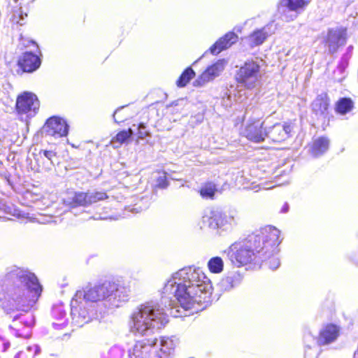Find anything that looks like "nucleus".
Returning <instances> with one entry per match:
<instances>
[{"label":"nucleus","instance_id":"1","mask_svg":"<svg viewBox=\"0 0 358 358\" xmlns=\"http://www.w3.org/2000/svg\"><path fill=\"white\" fill-rule=\"evenodd\" d=\"M182 282L177 285L175 296L181 307L185 310L199 305L206 308L211 301L212 287L209 280L196 270H189L182 273Z\"/></svg>","mask_w":358,"mask_h":358},{"label":"nucleus","instance_id":"2","mask_svg":"<svg viewBox=\"0 0 358 358\" xmlns=\"http://www.w3.org/2000/svg\"><path fill=\"white\" fill-rule=\"evenodd\" d=\"M169 322L167 314L161 308L146 303L137 306L129 319V327L135 335L144 336L164 328Z\"/></svg>","mask_w":358,"mask_h":358},{"label":"nucleus","instance_id":"3","mask_svg":"<svg viewBox=\"0 0 358 358\" xmlns=\"http://www.w3.org/2000/svg\"><path fill=\"white\" fill-rule=\"evenodd\" d=\"M130 289L128 283L120 278L105 280L101 284L88 285L84 289L86 301L97 302L113 297L118 301L128 300Z\"/></svg>","mask_w":358,"mask_h":358},{"label":"nucleus","instance_id":"4","mask_svg":"<svg viewBox=\"0 0 358 358\" xmlns=\"http://www.w3.org/2000/svg\"><path fill=\"white\" fill-rule=\"evenodd\" d=\"M6 280L8 285L15 291H20L22 287H25L24 291L31 294L27 305L29 307L36 303L43 291L36 275L20 268H15L8 272L6 275Z\"/></svg>","mask_w":358,"mask_h":358},{"label":"nucleus","instance_id":"5","mask_svg":"<svg viewBox=\"0 0 358 358\" xmlns=\"http://www.w3.org/2000/svg\"><path fill=\"white\" fill-rule=\"evenodd\" d=\"M227 256L237 267L250 264L262 257L250 235L231 244L227 250Z\"/></svg>","mask_w":358,"mask_h":358},{"label":"nucleus","instance_id":"6","mask_svg":"<svg viewBox=\"0 0 358 358\" xmlns=\"http://www.w3.org/2000/svg\"><path fill=\"white\" fill-rule=\"evenodd\" d=\"M280 231L275 227L267 225L250 234L262 256L276 251L281 243Z\"/></svg>","mask_w":358,"mask_h":358},{"label":"nucleus","instance_id":"7","mask_svg":"<svg viewBox=\"0 0 358 358\" xmlns=\"http://www.w3.org/2000/svg\"><path fill=\"white\" fill-rule=\"evenodd\" d=\"M260 69V65L257 62L248 60L236 71L235 81L246 90H252L259 81Z\"/></svg>","mask_w":358,"mask_h":358},{"label":"nucleus","instance_id":"8","mask_svg":"<svg viewBox=\"0 0 358 358\" xmlns=\"http://www.w3.org/2000/svg\"><path fill=\"white\" fill-rule=\"evenodd\" d=\"M40 106L38 96L33 92L26 91L17 96L15 110L18 116L31 119L38 114Z\"/></svg>","mask_w":358,"mask_h":358},{"label":"nucleus","instance_id":"9","mask_svg":"<svg viewBox=\"0 0 358 358\" xmlns=\"http://www.w3.org/2000/svg\"><path fill=\"white\" fill-rule=\"evenodd\" d=\"M264 125V121L262 118L250 119L245 128V136L252 142H263L267 136Z\"/></svg>","mask_w":358,"mask_h":358},{"label":"nucleus","instance_id":"10","mask_svg":"<svg viewBox=\"0 0 358 358\" xmlns=\"http://www.w3.org/2000/svg\"><path fill=\"white\" fill-rule=\"evenodd\" d=\"M346 40L347 28L336 27L328 29L324 43L328 47L329 52L334 54L339 47L345 44Z\"/></svg>","mask_w":358,"mask_h":358},{"label":"nucleus","instance_id":"11","mask_svg":"<svg viewBox=\"0 0 358 358\" xmlns=\"http://www.w3.org/2000/svg\"><path fill=\"white\" fill-rule=\"evenodd\" d=\"M157 338H144L137 341L129 351V358H152Z\"/></svg>","mask_w":358,"mask_h":358},{"label":"nucleus","instance_id":"12","mask_svg":"<svg viewBox=\"0 0 358 358\" xmlns=\"http://www.w3.org/2000/svg\"><path fill=\"white\" fill-rule=\"evenodd\" d=\"M45 134L55 138L66 136L69 133V126L66 122L61 117L52 116L48 118L44 125Z\"/></svg>","mask_w":358,"mask_h":358},{"label":"nucleus","instance_id":"13","mask_svg":"<svg viewBox=\"0 0 358 358\" xmlns=\"http://www.w3.org/2000/svg\"><path fill=\"white\" fill-rule=\"evenodd\" d=\"M226 61L219 59L208 66L194 81V85L201 87L213 80L224 70Z\"/></svg>","mask_w":358,"mask_h":358},{"label":"nucleus","instance_id":"14","mask_svg":"<svg viewBox=\"0 0 358 358\" xmlns=\"http://www.w3.org/2000/svg\"><path fill=\"white\" fill-rule=\"evenodd\" d=\"M17 66L24 73H32L41 64V58L31 52H24L17 59Z\"/></svg>","mask_w":358,"mask_h":358},{"label":"nucleus","instance_id":"15","mask_svg":"<svg viewBox=\"0 0 358 358\" xmlns=\"http://www.w3.org/2000/svg\"><path fill=\"white\" fill-rule=\"evenodd\" d=\"M341 328L339 326L328 323L320 329L317 342L319 345H326L334 342L340 336Z\"/></svg>","mask_w":358,"mask_h":358},{"label":"nucleus","instance_id":"16","mask_svg":"<svg viewBox=\"0 0 358 358\" xmlns=\"http://www.w3.org/2000/svg\"><path fill=\"white\" fill-rule=\"evenodd\" d=\"M238 38V36L232 31L228 32L222 37L220 38L209 48V51L212 55H216L222 50L231 47Z\"/></svg>","mask_w":358,"mask_h":358},{"label":"nucleus","instance_id":"17","mask_svg":"<svg viewBox=\"0 0 358 358\" xmlns=\"http://www.w3.org/2000/svg\"><path fill=\"white\" fill-rule=\"evenodd\" d=\"M290 131L291 127L289 124L276 123L267 131V136L273 142L280 143L289 137Z\"/></svg>","mask_w":358,"mask_h":358},{"label":"nucleus","instance_id":"18","mask_svg":"<svg viewBox=\"0 0 358 358\" xmlns=\"http://www.w3.org/2000/svg\"><path fill=\"white\" fill-rule=\"evenodd\" d=\"M330 107V99L327 92L318 94L311 103V108L316 115H325Z\"/></svg>","mask_w":358,"mask_h":358},{"label":"nucleus","instance_id":"19","mask_svg":"<svg viewBox=\"0 0 358 358\" xmlns=\"http://www.w3.org/2000/svg\"><path fill=\"white\" fill-rule=\"evenodd\" d=\"M235 217L224 213H217L210 218L209 225L213 228H220L227 224H236Z\"/></svg>","mask_w":358,"mask_h":358},{"label":"nucleus","instance_id":"20","mask_svg":"<svg viewBox=\"0 0 358 358\" xmlns=\"http://www.w3.org/2000/svg\"><path fill=\"white\" fill-rule=\"evenodd\" d=\"M329 146V140L326 136H320L312 141L310 145V152L313 155L317 157L324 154Z\"/></svg>","mask_w":358,"mask_h":358},{"label":"nucleus","instance_id":"21","mask_svg":"<svg viewBox=\"0 0 358 358\" xmlns=\"http://www.w3.org/2000/svg\"><path fill=\"white\" fill-rule=\"evenodd\" d=\"M269 34L264 27L257 29L248 36V41L251 48L262 45L268 37Z\"/></svg>","mask_w":358,"mask_h":358},{"label":"nucleus","instance_id":"22","mask_svg":"<svg viewBox=\"0 0 358 358\" xmlns=\"http://www.w3.org/2000/svg\"><path fill=\"white\" fill-rule=\"evenodd\" d=\"M354 108V102L350 97L340 98L336 103L334 110L339 115H345Z\"/></svg>","mask_w":358,"mask_h":358},{"label":"nucleus","instance_id":"23","mask_svg":"<svg viewBox=\"0 0 358 358\" xmlns=\"http://www.w3.org/2000/svg\"><path fill=\"white\" fill-rule=\"evenodd\" d=\"M69 206L71 208L89 206L88 192H76L69 202Z\"/></svg>","mask_w":358,"mask_h":358},{"label":"nucleus","instance_id":"24","mask_svg":"<svg viewBox=\"0 0 358 358\" xmlns=\"http://www.w3.org/2000/svg\"><path fill=\"white\" fill-rule=\"evenodd\" d=\"M133 131L131 129H122L119 131L115 136L111 139V142L114 143H118L122 145L124 143H128L131 138L133 136Z\"/></svg>","mask_w":358,"mask_h":358},{"label":"nucleus","instance_id":"25","mask_svg":"<svg viewBox=\"0 0 358 358\" xmlns=\"http://www.w3.org/2000/svg\"><path fill=\"white\" fill-rule=\"evenodd\" d=\"M195 75V72L192 67H187L177 79L176 85L178 87H185Z\"/></svg>","mask_w":358,"mask_h":358},{"label":"nucleus","instance_id":"26","mask_svg":"<svg viewBox=\"0 0 358 358\" xmlns=\"http://www.w3.org/2000/svg\"><path fill=\"white\" fill-rule=\"evenodd\" d=\"M217 192L216 185L213 182H205L200 188L199 192L203 199H213Z\"/></svg>","mask_w":358,"mask_h":358},{"label":"nucleus","instance_id":"27","mask_svg":"<svg viewBox=\"0 0 358 358\" xmlns=\"http://www.w3.org/2000/svg\"><path fill=\"white\" fill-rule=\"evenodd\" d=\"M209 271L213 273H221L223 270L224 264L221 257H214L208 262Z\"/></svg>","mask_w":358,"mask_h":358},{"label":"nucleus","instance_id":"28","mask_svg":"<svg viewBox=\"0 0 358 358\" xmlns=\"http://www.w3.org/2000/svg\"><path fill=\"white\" fill-rule=\"evenodd\" d=\"M40 352V348L36 345L28 346L25 351H20L15 358H33Z\"/></svg>","mask_w":358,"mask_h":358},{"label":"nucleus","instance_id":"29","mask_svg":"<svg viewBox=\"0 0 358 358\" xmlns=\"http://www.w3.org/2000/svg\"><path fill=\"white\" fill-rule=\"evenodd\" d=\"M108 198V196L105 191H95L93 192H88L89 205L97 203L99 201H104Z\"/></svg>","mask_w":358,"mask_h":358},{"label":"nucleus","instance_id":"30","mask_svg":"<svg viewBox=\"0 0 358 358\" xmlns=\"http://www.w3.org/2000/svg\"><path fill=\"white\" fill-rule=\"evenodd\" d=\"M34 156L36 161L42 160L45 157L52 164V159L57 157V153L55 150H40L37 154H34Z\"/></svg>","mask_w":358,"mask_h":358},{"label":"nucleus","instance_id":"31","mask_svg":"<svg viewBox=\"0 0 358 358\" xmlns=\"http://www.w3.org/2000/svg\"><path fill=\"white\" fill-rule=\"evenodd\" d=\"M150 135L149 131L147 130L145 125L143 123L138 124V131L136 136L138 139H143Z\"/></svg>","mask_w":358,"mask_h":358},{"label":"nucleus","instance_id":"32","mask_svg":"<svg viewBox=\"0 0 358 358\" xmlns=\"http://www.w3.org/2000/svg\"><path fill=\"white\" fill-rule=\"evenodd\" d=\"M169 182L167 180V178L165 175L159 176L157 179V185L156 186L159 188H165L168 186Z\"/></svg>","mask_w":358,"mask_h":358},{"label":"nucleus","instance_id":"33","mask_svg":"<svg viewBox=\"0 0 358 358\" xmlns=\"http://www.w3.org/2000/svg\"><path fill=\"white\" fill-rule=\"evenodd\" d=\"M30 296H31V294H29V292H26V293L24 292V291L23 292V297L21 298V302L22 303H27L25 304V306H26V310H28L29 309H30L32 306L31 307H29L27 305H28V301L29 299H30ZM22 306H24V304H22Z\"/></svg>","mask_w":358,"mask_h":358},{"label":"nucleus","instance_id":"34","mask_svg":"<svg viewBox=\"0 0 358 358\" xmlns=\"http://www.w3.org/2000/svg\"><path fill=\"white\" fill-rule=\"evenodd\" d=\"M27 326L31 327L34 324V320L33 317H31L30 319L27 321H22Z\"/></svg>","mask_w":358,"mask_h":358},{"label":"nucleus","instance_id":"35","mask_svg":"<svg viewBox=\"0 0 358 358\" xmlns=\"http://www.w3.org/2000/svg\"><path fill=\"white\" fill-rule=\"evenodd\" d=\"M178 106V103H176V104L172 103V104L170 106L171 113L177 112L178 109H176V110H175V107H176V106Z\"/></svg>","mask_w":358,"mask_h":358},{"label":"nucleus","instance_id":"36","mask_svg":"<svg viewBox=\"0 0 358 358\" xmlns=\"http://www.w3.org/2000/svg\"><path fill=\"white\" fill-rule=\"evenodd\" d=\"M190 358H194V357H190Z\"/></svg>","mask_w":358,"mask_h":358}]
</instances>
